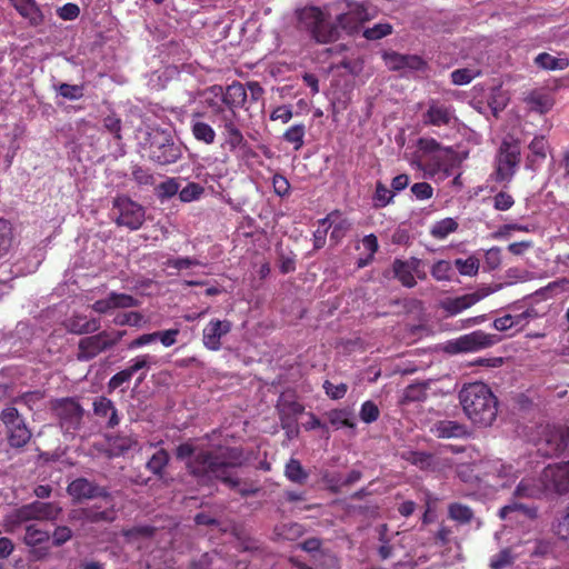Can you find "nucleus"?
<instances>
[{
  "label": "nucleus",
  "mask_w": 569,
  "mask_h": 569,
  "mask_svg": "<svg viewBox=\"0 0 569 569\" xmlns=\"http://www.w3.org/2000/svg\"><path fill=\"white\" fill-rule=\"evenodd\" d=\"M176 457L187 461V469L201 483L220 481L229 488H236L240 481L234 468L247 465L248 458L240 447H224L217 450H199L184 442L177 447Z\"/></svg>",
  "instance_id": "f257e3e1"
},
{
  "label": "nucleus",
  "mask_w": 569,
  "mask_h": 569,
  "mask_svg": "<svg viewBox=\"0 0 569 569\" xmlns=\"http://www.w3.org/2000/svg\"><path fill=\"white\" fill-rule=\"evenodd\" d=\"M459 400L463 412L478 427H489L496 420L498 400L483 382H473L462 387Z\"/></svg>",
  "instance_id": "f03ea898"
},
{
  "label": "nucleus",
  "mask_w": 569,
  "mask_h": 569,
  "mask_svg": "<svg viewBox=\"0 0 569 569\" xmlns=\"http://www.w3.org/2000/svg\"><path fill=\"white\" fill-rule=\"evenodd\" d=\"M298 28L310 33L319 43H328L339 38V28L328 21L317 7H307L297 11Z\"/></svg>",
  "instance_id": "7ed1b4c3"
},
{
  "label": "nucleus",
  "mask_w": 569,
  "mask_h": 569,
  "mask_svg": "<svg viewBox=\"0 0 569 569\" xmlns=\"http://www.w3.org/2000/svg\"><path fill=\"white\" fill-rule=\"evenodd\" d=\"M146 144L149 147V159L160 166L177 162L181 157V150L169 133L160 129L147 132Z\"/></svg>",
  "instance_id": "20e7f679"
},
{
  "label": "nucleus",
  "mask_w": 569,
  "mask_h": 569,
  "mask_svg": "<svg viewBox=\"0 0 569 569\" xmlns=\"http://www.w3.org/2000/svg\"><path fill=\"white\" fill-rule=\"evenodd\" d=\"M0 420L6 428V437L11 448L20 449L31 439V431L18 409L9 406L0 413Z\"/></svg>",
  "instance_id": "39448f33"
},
{
  "label": "nucleus",
  "mask_w": 569,
  "mask_h": 569,
  "mask_svg": "<svg viewBox=\"0 0 569 569\" xmlns=\"http://www.w3.org/2000/svg\"><path fill=\"white\" fill-rule=\"evenodd\" d=\"M112 212L116 217L114 222L119 227H126L132 231L140 229L146 219L144 208L126 196L114 198Z\"/></svg>",
  "instance_id": "423d86ee"
},
{
  "label": "nucleus",
  "mask_w": 569,
  "mask_h": 569,
  "mask_svg": "<svg viewBox=\"0 0 569 569\" xmlns=\"http://www.w3.org/2000/svg\"><path fill=\"white\" fill-rule=\"evenodd\" d=\"M569 448V427L546 426L537 441L538 452L543 457H557Z\"/></svg>",
  "instance_id": "0eeeda50"
},
{
  "label": "nucleus",
  "mask_w": 569,
  "mask_h": 569,
  "mask_svg": "<svg viewBox=\"0 0 569 569\" xmlns=\"http://www.w3.org/2000/svg\"><path fill=\"white\" fill-rule=\"evenodd\" d=\"M59 419V426L63 433L74 435L82 425L84 409L78 400L73 398H63L54 402L52 407Z\"/></svg>",
  "instance_id": "6e6552de"
},
{
  "label": "nucleus",
  "mask_w": 569,
  "mask_h": 569,
  "mask_svg": "<svg viewBox=\"0 0 569 569\" xmlns=\"http://www.w3.org/2000/svg\"><path fill=\"white\" fill-rule=\"evenodd\" d=\"M103 501L104 506L94 503L89 507L72 510L69 515L70 520L91 525L112 523L118 517L112 495L110 493V499H103Z\"/></svg>",
  "instance_id": "1a4fd4ad"
},
{
  "label": "nucleus",
  "mask_w": 569,
  "mask_h": 569,
  "mask_svg": "<svg viewBox=\"0 0 569 569\" xmlns=\"http://www.w3.org/2000/svg\"><path fill=\"white\" fill-rule=\"evenodd\" d=\"M539 482L543 489V495H563L569 491V461L561 465L547 466L540 477Z\"/></svg>",
  "instance_id": "9d476101"
},
{
  "label": "nucleus",
  "mask_w": 569,
  "mask_h": 569,
  "mask_svg": "<svg viewBox=\"0 0 569 569\" xmlns=\"http://www.w3.org/2000/svg\"><path fill=\"white\" fill-rule=\"evenodd\" d=\"M520 162V148L516 142L503 141L499 148L496 181H510Z\"/></svg>",
  "instance_id": "9b49d317"
},
{
  "label": "nucleus",
  "mask_w": 569,
  "mask_h": 569,
  "mask_svg": "<svg viewBox=\"0 0 569 569\" xmlns=\"http://www.w3.org/2000/svg\"><path fill=\"white\" fill-rule=\"evenodd\" d=\"M501 340L497 335L486 333L482 330H476L463 335L449 342L448 349L452 352H473L495 346Z\"/></svg>",
  "instance_id": "f8f14e48"
},
{
  "label": "nucleus",
  "mask_w": 569,
  "mask_h": 569,
  "mask_svg": "<svg viewBox=\"0 0 569 569\" xmlns=\"http://www.w3.org/2000/svg\"><path fill=\"white\" fill-rule=\"evenodd\" d=\"M108 331H97L94 335L81 338L78 342L77 360L90 361L98 357L100 353L111 349L110 343L107 340Z\"/></svg>",
  "instance_id": "ddd939ff"
},
{
  "label": "nucleus",
  "mask_w": 569,
  "mask_h": 569,
  "mask_svg": "<svg viewBox=\"0 0 569 569\" xmlns=\"http://www.w3.org/2000/svg\"><path fill=\"white\" fill-rule=\"evenodd\" d=\"M483 473L502 488L509 487L520 477L519 468L500 459L485 462Z\"/></svg>",
  "instance_id": "4468645a"
},
{
  "label": "nucleus",
  "mask_w": 569,
  "mask_h": 569,
  "mask_svg": "<svg viewBox=\"0 0 569 569\" xmlns=\"http://www.w3.org/2000/svg\"><path fill=\"white\" fill-rule=\"evenodd\" d=\"M67 492L77 501L96 498L110 499V492L107 488L100 487L87 478H77L71 481L67 487Z\"/></svg>",
  "instance_id": "2eb2a0df"
},
{
  "label": "nucleus",
  "mask_w": 569,
  "mask_h": 569,
  "mask_svg": "<svg viewBox=\"0 0 569 569\" xmlns=\"http://www.w3.org/2000/svg\"><path fill=\"white\" fill-rule=\"evenodd\" d=\"M368 19V12L362 4L348 2L347 11L338 14L336 26L339 28V33L343 30L348 34H353L359 31L361 24Z\"/></svg>",
  "instance_id": "dca6fc26"
},
{
  "label": "nucleus",
  "mask_w": 569,
  "mask_h": 569,
  "mask_svg": "<svg viewBox=\"0 0 569 569\" xmlns=\"http://www.w3.org/2000/svg\"><path fill=\"white\" fill-rule=\"evenodd\" d=\"M234 117L236 116H229L227 113H223L221 117L223 144L227 146L231 152L242 151L246 153L249 150V144L241 130L236 124L233 120Z\"/></svg>",
  "instance_id": "f3484780"
},
{
  "label": "nucleus",
  "mask_w": 569,
  "mask_h": 569,
  "mask_svg": "<svg viewBox=\"0 0 569 569\" xmlns=\"http://www.w3.org/2000/svg\"><path fill=\"white\" fill-rule=\"evenodd\" d=\"M492 292L489 288H481L472 293H467L456 298H446L440 302V308L448 316H456L461 311L470 308Z\"/></svg>",
  "instance_id": "a211bd4d"
},
{
  "label": "nucleus",
  "mask_w": 569,
  "mask_h": 569,
  "mask_svg": "<svg viewBox=\"0 0 569 569\" xmlns=\"http://www.w3.org/2000/svg\"><path fill=\"white\" fill-rule=\"evenodd\" d=\"M455 120V109L439 100H430L427 111L422 114V122L428 126H449Z\"/></svg>",
  "instance_id": "6ab92c4d"
},
{
  "label": "nucleus",
  "mask_w": 569,
  "mask_h": 569,
  "mask_svg": "<svg viewBox=\"0 0 569 569\" xmlns=\"http://www.w3.org/2000/svg\"><path fill=\"white\" fill-rule=\"evenodd\" d=\"M232 323L229 320L212 319L203 328L202 342L204 347L212 351L221 348V338L231 331Z\"/></svg>",
  "instance_id": "aec40b11"
},
{
  "label": "nucleus",
  "mask_w": 569,
  "mask_h": 569,
  "mask_svg": "<svg viewBox=\"0 0 569 569\" xmlns=\"http://www.w3.org/2000/svg\"><path fill=\"white\" fill-rule=\"evenodd\" d=\"M138 299L127 293L110 292L104 299L94 301L91 306L92 310L106 315L113 309H126L137 307Z\"/></svg>",
  "instance_id": "412c9836"
},
{
  "label": "nucleus",
  "mask_w": 569,
  "mask_h": 569,
  "mask_svg": "<svg viewBox=\"0 0 569 569\" xmlns=\"http://www.w3.org/2000/svg\"><path fill=\"white\" fill-rule=\"evenodd\" d=\"M66 330L72 335H91L100 330L101 322L98 318L89 319L87 316L73 313L63 322Z\"/></svg>",
  "instance_id": "4be33fe9"
},
{
  "label": "nucleus",
  "mask_w": 569,
  "mask_h": 569,
  "mask_svg": "<svg viewBox=\"0 0 569 569\" xmlns=\"http://www.w3.org/2000/svg\"><path fill=\"white\" fill-rule=\"evenodd\" d=\"M9 2L31 27H39L44 22V14L36 0H9Z\"/></svg>",
  "instance_id": "5701e85b"
},
{
  "label": "nucleus",
  "mask_w": 569,
  "mask_h": 569,
  "mask_svg": "<svg viewBox=\"0 0 569 569\" xmlns=\"http://www.w3.org/2000/svg\"><path fill=\"white\" fill-rule=\"evenodd\" d=\"M36 521L32 502L13 509L3 518V528L7 532H14L22 523Z\"/></svg>",
  "instance_id": "b1692460"
},
{
  "label": "nucleus",
  "mask_w": 569,
  "mask_h": 569,
  "mask_svg": "<svg viewBox=\"0 0 569 569\" xmlns=\"http://www.w3.org/2000/svg\"><path fill=\"white\" fill-rule=\"evenodd\" d=\"M247 97V89L242 83L234 81L227 87L226 92L222 93V102L229 108V116H236L234 110L243 107Z\"/></svg>",
  "instance_id": "393cba45"
},
{
  "label": "nucleus",
  "mask_w": 569,
  "mask_h": 569,
  "mask_svg": "<svg viewBox=\"0 0 569 569\" xmlns=\"http://www.w3.org/2000/svg\"><path fill=\"white\" fill-rule=\"evenodd\" d=\"M432 432L442 439L463 438L468 435L467 427L452 420H441L433 425Z\"/></svg>",
  "instance_id": "a878e982"
},
{
  "label": "nucleus",
  "mask_w": 569,
  "mask_h": 569,
  "mask_svg": "<svg viewBox=\"0 0 569 569\" xmlns=\"http://www.w3.org/2000/svg\"><path fill=\"white\" fill-rule=\"evenodd\" d=\"M512 496L517 499H538L545 495L539 478L525 477L517 485Z\"/></svg>",
  "instance_id": "bb28decb"
},
{
  "label": "nucleus",
  "mask_w": 569,
  "mask_h": 569,
  "mask_svg": "<svg viewBox=\"0 0 569 569\" xmlns=\"http://www.w3.org/2000/svg\"><path fill=\"white\" fill-rule=\"evenodd\" d=\"M93 412L100 418H108V428H114L120 422L114 403L107 397H98L93 401Z\"/></svg>",
  "instance_id": "cd10ccee"
},
{
  "label": "nucleus",
  "mask_w": 569,
  "mask_h": 569,
  "mask_svg": "<svg viewBox=\"0 0 569 569\" xmlns=\"http://www.w3.org/2000/svg\"><path fill=\"white\" fill-rule=\"evenodd\" d=\"M33 512H34V520L36 521H56L61 512L62 507L59 502L50 501V502H43L40 500L32 501Z\"/></svg>",
  "instance_id": "c85d7f7f"
},
{
  "label": "nucleus",
  "mask_w": 569,
  "mask_h": 569,
  "mask_svg": "<svg viewBox=\"0 0 569 569\" xmlns=\"http://www.w3.org/2000/svg\"><path fill=\"white\" fill-rule=\"evenodd\" d=\"M277 410L280 422L297 421L298 417L305 411V407L295 400L281 397L278 400Z\"/></svg>",
  "instance_id": "c756f323"
},
{
  "label": "nucleus",
  "mask_w": 569,
  "mask_h": 569,
  "mask_svg": "<svg viewBox=\"0 0 569 569\" xmlns=\"http://www.w3.org/2000/svg\"><path fill=\"white\" fill-rule=\"evenodd\" d=\"M523 100L529 106L530 110L539 113L548 112L553 106L552 98L540 91H531Z\"/></svg>",
  "instance_id": "7c9ffc66"
},
{
  "label": "nucleus",
  "mask_w": 569,
  "mask_h": 569,
  "mask_svg": "<svg viewBox=\"0 0 569 569\" xmlns=\"http://www.w3.org/2000/svg\"><path fill=\"white\" fill-rule=\"evenodd\" d=\"M303 533V527L298 522L280 523L273 529L274 540L295 541Z\"/></svg>",
  "instance_id": "2f4dec72"
},
{
  "label": "nucleus",
  "mask_w": 569,
  "mask_h": 569,
  "mask_svg": "<svg viewBox=\"0 0 569 569\" xmlns=\"http://www.w3.org/2000/svg\"><path fill=\"white\" fill-rule=\"evenodd\" d=\"M196 114L194 117H198ZM191 132L196 140L206 144H212L216 139L214 129L207 122L193 118L191 121Z\"/></svg>",
  "instance_id": "473e14b6"
},
{
  "label": "nucleus",
  "mask_w": 569,
  "mask_h": 569,
  "mask_svg": "<svg viewBox=\"0 0 569 569\" xmlns=\"http://www.w3.org/2000/svg\"><path fill=\"white\" fill-rule=\"evenodd\" d=\"M57 96L64 100L76 101L80 100L84 96V84H70L67 82H57L52 86Z\"/></svg>",
  "instance_id": "72a5a7b5"
},
{
  "label": "nucleus",
  "mask_w": 569,
  "mask_h": 569,
  "mask_svg": "<svg viewBox=\"0 0 569 569\" xmlns=\"http://www.w3.org/2000/svg\"><path fill=\"white\" fill-rule=\"evenodd\" d=\"M513 513H520L523 515L526 518L533 519L537 516V509L535 507H529L527 505L513 501L503 506L499 510L498 515L500 519L506 520L511 518V515Z\"/></svg>",
  "instance_id": "f704fd0d"
},
{
  "label": "nucleus",
  "mask_w": 569,
  "mask_h": 569,
  "mask_svg": "<svg viewBox=\"0 0 569 569\" xmlns=\"http://www.w3.org/2000/svg\"><path fill=\"white\" fill-rule=\"evenodd\" d=\"M330 425L336 429L356 427L352 413L348 409H333L326 413Z\"/></svg>",
  "instance_id": "c9c22d12"
},
{
  "label": "nucleus",
  "mask_w": 569,
  "mask_h": 569,
  "mask_svg": "<svg viewBox=\"0 0 569 569\" xmlns=\"http://www.w3.org/2000/svg\"><path fill=\"white\" fill-rule=\"evenodd\" d=\"M535 63L545 70H563L569 67L567 58H556L547 52L539 53L535 58Z\"/></svg>",
  "instance_id": "e433bc0d"
},
{
  "label": "nucleus",
  "mask_w": 569,
  "mask_h": 569,
  "mask_svg": "<svg viewBox=\"0 0 569 569\" xmlns=\"http://www.w3.org/2000/svg\"><path fill=\"white\" fill-rule=\"evenodd\" d=\"M153 363H156L154 357H152L150 355H141V356L133 358L130 361V366H128L127 369L131 373L132 377L134 373H137L141 370H144V372H141L138 378V385H139L146 379L147 371L150 369L151 365H153Z\"/></svg>",
  "instance_id": "4c0bfd02"
},
{
  "label": "nucleus",
  "mask_w": 569,
  "mask_h": 569,
  "mask_svg": "<svg viewBox=\"0 0 569 569\" xmlns=\"http://www.w3.org/2000/svg\"><path fill=\"white\" fill-rule=\"evenodd\" d=\"M50 539L47 530L38 528L36 525H28L23 537V542L29 547H38Z\"/></svg>",
  "instance_id": "58836bf2"
},
{
  "label": "nucleus",
  "mask_w": 569,
  "mask_h": 569,
  "mask_svg": "<svg viewBox=\"0 0 569 569\" xmlns=\"http://www.w3.org/2000/svg\"><path fill=\"white\" fill-rule=\"evenodd\" d=\"M169 453L164 449L156 451L151 458L147 461V469L153 475L161 477L164 468L169 463Z\"/></svg>",
  "instance_id": "ea45409f"
},
{
  "label": "nucleus",
  "mask_w": 569,
  "mask_h": 569,
  "mask_svg": "<svg viewBox=\"0 0 569 569\" xmlns=\"http://www.w3.org/2000/svg\"><path fill=\"white\" fill-rule=\"evenodd\" d=\"M284 475L290 481L299 485L305 483L308 479V472L303 469L300 461L293 458L287 462Z\"/></svg>",
  "instance_id": "a19ab883"
},
{
  "label": "nucleus",
  "mask_w": 569,
  "mask_h": 569,
  "mask_svg": "<svg viewBox=\"0 0 569 569\" xmlns=\"http://www.w3.org/2000/svg\"><path fill=\"white\" fill-rule=\"evenodd\" d=\"M392 270L395 277L403 287L413 288L417 284L413 273L406 268L403 260L396 259L392 263Z\"/></svg>",
  "instance_id": "79ce46f5"
},
{
  "label": "nucleus",
  "mask_w": 569,
  "mask_h": 569,
  "mask_svg": "<svg viewBox=\"0 0 569 569\" xmlns=\"http://www.w3.org/2000/svg\"><path fill=\"white\" fill-rule=\"evenodd\" d=\"M457 229L458 222L455 219L445 218L432 226L430 233L433 238L442 240Z\"/></svg>",
  "instance_id": "37998d69"
},
{
  "label": "nucleus",
  "mask_w": 569,
  "mask_h": 569,
  "mask_svg": "<svg viewBox=\"0 0 569 569\" xmlns=\"http://www.w3.org/2000/svg\"><path fill=\"white\" fill-rule=\"evenodd\" d=\"M395 193L392 190H389L385 183L381 181H377L376 190L373 194V207L375 208H385L390 204L393 200Z\"/></svg>",
  "instance_id": "c03bdc74"
},
{
  "label": "nucleus",
  "mask_w": 569,
  "mask_h": 569,
  "mask_svg": "<svg viewBox=\"0 0 569 569\" xmlns=\"http://www.w3.org/2000/svg\"><path fill=\"white\" fill-rule=\"evenodd\" d=\"M306 134V127L302 123L293 124L283 133V140L292 143L295 150H299L303 146V138Z\"/></svg>",
  "instance_id": "a18cd8bd"
},
{
  "label": "nucleus",
  "mask_w": 569,
  "mask_h": 569,
  "mask_svg": "<svg viewBox=\"0 0 569 569\" xmlns=\"http://www.w3.org/2000/svg\"><path fill=\"white\" fill-rule=\"evenodd\" d=\"M448 512L450 518L460 523H469L473 518V511L471 508L458 502L451 503L448 508Z\"/></svg>",
  "instance_id": "49530a36"
},
{
  "label": "nucleus",
  "mask_w": 569,
  "mask_h": 569,
  "mask_svg": "<svg viewBox=\"0 0 569 569\" xmlns=\"http://www.w3.org/2000/svg\"><path fill=\"white\" fill-rule=\"evenodd\" d=\"M453 274V268L447 260H439L431 268V276L437 281H450Z\"/></svg>",
  "instance_id": "de8ad7c7"
},
{
  "label": "nucleus",
  "mask_w": 569,
  "mask_h": 569,
  "mask_svg": "<svg viewBox=\"0 0 569 569\" xmlns=\"http://www.w3.org/2000/svg\"><path fill=\"white\" fill-rule=\"evenodd\" d=\"M12 229L9 221L0 218V258L6 256L11 247Z\"/></svg>",
  "instance_id": "09e8293b"
},
{
  "label": "nucleus",
  "mask_w": 569,
  "mask_h": 569,
  "mask_svg": "<svg viewBox=\"0 0 569 569\" xmlns=\"http://www.w3.org/2000/svg\"><path fill=\"white\" fill-rule=\"evenodd\" d=\"M179 187L176 178H168L157 187V196L160 200L169 199L179 193Z\"/></svg>",
  "instance_id": "8fccbe9b"
},
{
  "label": "nucleus",
  "mask_w": 569,
  "mask_h": 569,
  "mask_svg": "<svg viewBox=\"0 0 569 569\" xmlns=\"http://www.w3.org/2000/svg\"><path fill=\"white\" fill-rule=\"evenodd\" d=\"M406 459L422 470L433 467V456L427 452L410 451Z\"/></svg>",
  "instance_id": "3c124183"
},
{
  "label": "nucleus",
  "mask_w": 569,
  "mask_h": 569,
  "mask_svg": "<svg viewBox=\"0 0 569 569\" xmlns=\"http://www.w3.org/2000/svg\"><path fill=\"white\" fill-rule=\"evenodd\" d=\"M204 192V188L197 182H189L184 188L179 191V199L182 202H191L198 200L202 193Z\"/></svg>",
  "instance_id": "603ef678"
},
{
  "label": "nucleus",
  "mask_w": 569,
  "mask_h": 569,
  "mask_svg": "<svg viewBox=\"0 0 569 569\" xmlns=\"http://www.w3.org/2000/svg\"><path fill=\"white\" fill-rule=\"evenodd\" d=\"M44 393L40 390L26 392L14 398V403H21L27 406L30 410H33L43 400Z\"/></svg>",
  "instance_id": "864d4df0"
},
{
  "label": "nucleus",
  "mask_w": 569,
  "mask_h": 569,
  "mask_svg": "<svg viewBox=\"0 0 569 569\" xmlns=\"http://www.w3.org/2000/svg\"><path fill=\"white\" fill-rule=\"evenodd\" d=\"M480 72L469 68L457 69L451 72V81L456 86L470 83Z\"/></svg>",
  "instance_id": "5fc2aeb1"
},
{
  "label": "nucleus",
  "mask_w": 569,
  "mask_h": 569,
  "mask_svg": "<svg viewBox=\"0 0 569 569\" xmlns=\"http://www.w3.org/2000/svg\"><path fill=\"white\" fill-rule=\"evenodd\" d=\"M455 266L462 276H476L479 270V261L475 257H469L466 260L457 259Z\"/></svg>",
  "instance_id": "6e6d98bb"
},
{
  "label": "nucleus",
  "mask_w": 569,
  "mask_h": 569,
  "mask_svg": "<svg viewBox=\"0 0 569 569\" xmlns=\"http://www.w3.org/2000/svg\"><path fill=\"white\" fill-rule=\"evenodd\" d=\"M392 32V26L389 23H377L372 28L363 31V37L368 40H379Z\"/></svg>",
  "instance_id": "4d7b16f0"
},
{
  "label": "nucleus",
  "mask_w": 569,
  "mask_h": 569,
  "mask_svg": "<svg viewBox=\"0 0 569 569\" xmlns=\"http://www.w3.org/2000/svg\"><path fill=\"white\" fill-rule=\"evenodd\" d=\"M547 148H548V142L543 136L535 137L529 144L531 156L533 157V159H531L530 161H535L536 159H539V160L546 159Z\"/></svg>",
  "instance_id": "13d9d810"
},
{
  "label": "nucleus",
  "mask_w": 569,
  "mask_h": 569,
  "mask_svg": "<svg viewBox=\"0 0 569 569\" xmlns=\"http://www.w3.org/2000/svg\"><path fill=\"white\" fill-rule=\"evenodd\" d=\"M143 320L141 313L137 311H131L127 313H118L113 318V323L117 326H133L139 327Z\"/></svg>",
  "instance_id": "bf43d9fd"
},
{
  "label": "nucleus",
  "mask_w": 569,
  "mask_h": 569,
  "mask_svg": "<svg viewBox=\"0 0 569 569\" xmlns=\"http://www.w3.org/2000/svg\"><path fill=\"white\" fill-rule=\"evenodd\" d=\"M103 127L107 131H109L117 140H121V128L122 122L121 119L116 114L111 113L103 118L102 120Z\"/></svg>",
  "instance_id": "052dcab7"
},
{
  "label": "nucleus",
  "mask_w": 569,
  "mask_h": 569,
  "mask_svg": "<svg viewBox=\"0 0 569 569\" xmlns=\"http://www.w3.org/2000/svg\"><path fill=\"white\" fill-rule=\"evenodd\" d=\"M513 561V557L509 549H502L499 553L492 557L490 561L491 569H505Z\"/></svg>",
  "instance_id": "680f3d73"
},
{
  "label": "nucleus",
  "mask_w": 569,
  "mask_h": 569,
  "mask_svg": "<svg viewBox=\"0 0 569 569\" xmlns=\"http://www.w3.org/2000/svg\"><path fill=\"white\" fill-rule=\"evenodd\" d=\"M72 536V530L68 526H58L52 532V545L61 547L71 540Z\"/></svg>",
  "instance_id": "e2e57ef3"
},
{
  "label": "nucleus",
  "mask_w": 569,
  "mask_h": 569,
  "mask_svg": "<svg viewBox=\"0 0 569 569\" xmlns=\"http://www.w3.org/2000/svg\"><path fill=\"white\" fill-rule=\"evenodd\" d=\"M382 59L386 66L392 71L403 70V54L396 51L383 52Z\"/></svg>",
  "instance_id": "0e129e2a"
},
{
  "label": "nucleus",
  "mask_w": 569,
  "mask_h": 569,
  "mask_svg": "<svg viewBox=\"0 0 569 569\" xmlns=\"http://www.w3.org/2000/svg\"><path fill=\"white\" fill-rule=\"evenodd\" d=\"M379 417V409L372 401H366L361 406L360 418L366 423L376 421Z\"/></svg>",
  "instance_id": "69168bd1"
},
{
  "label": "nucleus",
  "mask_w": 569,
  "mask_h": 569,
  "mask_svg": "<svg viewBox=\"0 0 569 569\" xmlns=\"http://www.w3.org/2000/svg\"><path fill=\"white\" fill-rule=\"evenodd\" d=\"M323 389L328 397L338 400L346 396L348 386L346 383L333 385L332 382L326 380L323 383Z\"/></svg>",
  "instance_id": "338daca9"
},
{
  "label": "nucleus",
  "mask_w": 569,
  "mask_h": 569,
  "mask_svg": "<svg viewBox=\"0 0 569 569\" xmlns=\"http://www.w3.org/2000/svg\"><path fill=\"white\" fill-rule=\"evenodd\" d=\"M556 533L562 540L569 541V507L566 508L556 526Z\"/></svg>",
  "instance_id": "774afa93"
}]
</instances>
